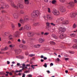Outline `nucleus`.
I'll list each match as a JSON object with an SVG mask.
<instances>
[{"label": "nucleus", "instance_id": "4d7b16f0", "mask_svg": "<svg viewBox=\"0 0 77 77\" xmlns=\"http://www.w3.org/2000/svg\"><path fill=\"white\" fill-rule=\"evenodd\" d=\"M69 52L70 53V54H72V53H73V52H72L71 51H69Z\"/></svg>", "mask_w": 77, "mask_h": 77}, {"label": "nucleus", "instance_id": "6e6552de", "mask_svg": "<svg viewBox=\"0 0 77 77\" xmlns=\"http://www.w3.org/2000/svg\"><path fill=\"white\" fill-rule=\"evenodd\" d=\"M20 34V32H19L18 31H17L15 32L14 36L16 38H17H17H19Z\"/></svg>", "mask_w": 77, "mask_h": 77}, {"label": "nucleus", "instance_id": "cd10ccee", "mask_svg": "<svg viewBox=\"0 0 77 77\" xmlns=\"http://www.w3.org/2000/svg\"><path fill=\"white\" fill-rule=\"evenodd\" d=\"M9 38L10 40H11L13 39V36L11 35H10L9 37Z\"/></svg>", "mask_w": 77, "mask_h": 77}, {"label": "nucleus", "instance_id": "4be33fe9", "mask_svg": "<svg viewBox=\"0 0 77 77\" xmlns=\"http://www.w3.org/2000/svg\"><path fill=\"white\" fill-rule=\"evenodd\" d=\"M24 3L26 5H29V3H30V2L29 0H24Z\"/></svg>", "mask_w": 77, "mask_h": 77}, {"label": "nucleus", "instance_id": "c9c22d12", "mask_svg": "<svg viewBox=\"0 0 77 77\" xmlns=\"http://www.w3.org/2000/svg\"><path fill=\"white\" fill-rule=\"evenodd\" d=\"M72 48H74L75 49V48H77V45H74L73 47Z\"/></svg>", "mask_w": 77, "mask_h": 77}, {"label": "nucleus", "instance_id": "4468645a", "mask_svg": "<svg viewBox=\"0 0 77 77\" xmlns=\"http://www.w3.org/2000/svg\"><path fill=\"white\" fill-rule=\"evenodd\" d=\"M60 11L61 12L63 13V12H65L66 11V9L63 7H61L60 8Z\"/></svg>", "mask_w": 77, "mask_h": 77}, {"label": "nucleus", "instance_id": "338daca9", "mask_svg": "<svg viewBox=\"0 0 77 77\" xmlns=\"http://www.w3.org/2000/svg\"><path fill=\"white\" fill-rule=\"evenodd\" d=\"M75 3H77V0H74Z\"/></svg>", "mask_w": 77, "mask_h": 77}, {"label": "nucleus", "instance_id": "0e129e2a", "mask_svg": "<svg viewBox=\"0 0 77 77\" xmlns=\"http://www.w3.org/2000/svg\"><path fill=\"white\" fill-rule=\"evenodd\" d=\"M5 74V73L3 72H0V74Z\"/></svg>", "mask_w": 77, "mask_h": 77}, {"label": "nucleus", "instance_id": "5701e85b", "mask_svg": "<svg viewBox=\"0 0 77 77\" xmlns=\"http://www.w3.org/2000/svg\"><path fill=\"white\" fill-rule=\"evenodd\" d=\"M52 37L54 38V39H57V36L55 34H53L51 35Z\"/></svg>", "mask_w": 77, "mask_h": 77}, {"label": "nucleus", "instance_id": "f3484780", "mask_svg": "<svg viewBox=\"0 0 77 77\" xmlns=\"http://www.w3.org/2000/svg\"><path fill=\"white\" fill-rule=\"evenodd\" d=\"M24 20L25 22H27V21H29V18L28 17V16H25L24 17Z\"/></svg>", "mask_w": 77, "mask_h": 77}, {"label": "nucleus", "instance_id": "2f4dec72", "mask_svg": "<svg viewBox=\"0 0 77 77\" xmlns=\"http://www.w3.org/2000/svg\"><path fill=\"white\" fill-rule=\"evenodd\" d=\"M9 34V32H6L5 33V35L6 36H8Z\"/></svg>", "mask_w": 77, "mask_h": 77}, {"label": "nucleus", "instance_id": "49530a36", "mask_svg": "<svg viewBox=\"0 0 77 77\" xmlns=\"http://www.w3.org/2000/svg\"><path fill=\"white\" fill-rule=\"evenodd\" d=\"M59 1L60 2H62V3H64L65 0H59Z\"/></svg>", "mask_w": 77, "mask_h": 77}, {"label": "nucleus", "instance_id": "a18cd8bd", "mask_svg": "<svg viewBox=\"0 0 77 77\" xmlns=\"http://www.w3.org/2000/svg\"><path fill=\"white\" fill-rule=\"evenodd\" d=\"M48 12L49 13H50V12H51V11H50V8H48Z\"/></svg>", "mask_w": 77, "mask_h": 77}, {"label": "nucleus", "instance_id": "8fccbe9b", "mask_svg": "<svg viewBox=\"0 0 77 77\" xmlns=\"http://www.w3.org/2000/svg\"><path fill=\"white\" fill-rule=\"evenodd\" d=\"M12 27L13 30H14V28H15V26L14 25H12Z\"/></svg>", "mask_w": 77, "mask_h": 77}, {"label": "nucleus", "instance_id": "69168bd1", "mask_svg": "<svg viewBox=\"0 0 77 77\" xmlns=\"http://www.w3.org/2000/svg\"><path fill=\"white\" fill-rule=\"evenodd\" d=\"M26 66V67H27V66H30V64H27Z\"/></svg>", "mask_w": 77, "mask_h": 77}, {"label": "nucleus", "instance_id": "a211bd4d", "mask_svg": "<svg viewBox=\"0 0 77 77\" xmlns=\"http://www.w3.org/2000/svg\"><path fill=\"white\" fill-rule=\"evenodd\" d=\"M29 36H33L34 35V34L33 32H29L28 34Z\"/></svg>", "mask_w": 77, "mask_h": 77}, {"label": "nucleus", "instance_id": "423d86ee", "mask_svg": "<svg viewBox=\"0 0 77 77\" xmlns=\"http://www.w3.org/2000/svg\"><path fill=\"white\" fill-rule=\"evenodd\" d=\"M52 13L54 15H59V12L56 9L53 10Z\"/></svg>", "mask_w": 77, "mask_h": 77}, {"label": "nucleus", "instance_id": "603ef678", "mask_svg": "<svg viewBox=\"0 0 77 77\" xmlns=\"http://www.w3.org/2000/svg\"><path fill=\"white\" fill-rule=\"evenodd\" d=\"M21 24L20 23H18V27H21Z\"/></svg>", "mask_w": 77, "mask_h": 77}, {"label": "nucleus", "instance_id": "a19ab883", "mask_svg": "<svg viewBox=\"0 0 77 77\" xmlns=\"http://www.w3.org/2000/svg\"><path fill=\"white\" fill-rule=\"evenodd\" d=\"M43 66H44L45 68H47V63H45L44 65H43Z\"/></svg>", "mask_w": 77, "mask_h": 77}, {"label": "nucleus", "instance_id": "e433bc0d", "mask_svg": "<svg viewBox=\"0 0 77 77\" xmlns=\"http://www.w3.org/2000/svg\"><path fill=\"white\" fill-rule=\"evenodd\" d=\"M35 55L34 54H30L29 55V57H33V56H35Z\"/></svg>", "mask_w": 77, "mask_h": 77}, {"label": "nucleus", "instance_id": "39448f33", "mask_svg": "<svg viewBox=\"0 0 77 77\" xmlns=\"http://www.w3.org/2000/svg\"><path fill=\"white\" fill-rule=\"evenodd\" d=\"M1 9H5V8H9V5H7L5 4V3H4V2H1Z\"/></svg>", "mask_w": 77, "mask_h": 77}, {"label": "nucleus", "instance_id": "393cba45", "mask_svg": "<svg viewBox=\"0 0 77 77\" xmlns=\"http://www.w3.org/2000/svg\"><path fill=\"white\" fill-rule=\"evenodd\" d=\"M66 37V35H61L60 36V39H62L63 38H65Z\"/></svg>", "mask_w": 77, "mask_h": 77}, {"label": "nucleus", "instance_id": "4c0bfd02", "mask_svg": "<svg viewBox=\"0 0 77 77\" xmlns=\"http://www.w3.org/2000/svg\"><path fill=\"white\" fill-rule=\"evenodd\" d=\"M70 36H71L74 37V36H75L76 35H75V34L74 33H73L70 34Z\"/></svg>", "mask_w": 77, "mask_h": 77}, {"label": "nucleus", "instance_id": "e2e57ef3", "mask_svg": "<svg viewBox=\"0 0 77 77\" xmlns=\"http://www.w3.org/2000/svg\"><path fill=\"white\" fill-rule=\"evenodd\" d=\"M9 74L10 75H12V73L11 72H10L9 73Z\"/></svg>", "mask_w": 77, "mask_h": 77}, {"label": "nucleus", "instance_id": "0eeeda50", "mask_svg": "<svg viewBox=\"0 0 77 77\" xmlns=\"http://www.w3.org/2000/svg\"><path fill=\"white\" fill-rule=\"evenodd\" d=\"M24 27L25 29H26V30H30L31 29V26L28 24L25 25Z\"/></svg>", "mask_w": 77, "mask_h": 77}, {"label": "nucleus", "instance_id": "3c124183", "mask_svg": "<svg viewBox=\"0 0 77 77\" xmlns=\"http://www.w3.org/2000/svg\"><path fill=\"white\" fill-rule=\"evenodd\" d=\"M28 54L29 53L28 52H26L25 53V55H26V56H28Z\"/></svg>", "mask_w": 77, "mask_h": 77}, {"label": "nucleus", "instance_id": "774afa93", "mask_svg": "<svg viewBox=\"0 0 77 77\" xmlns=\"http://www.w3.org/2000/svg\"><path fill=\"white\" fill-rule=\"evenodd\" d=\"M45 2H48V0H44Z\"/></svg>", "mask_w": 77, "mask_h": 77}, {"label": "nucleus", "instance_id": "bb28decb", "mask_svg": "<svg viewBox=\"0 0 77 77\" xmlns=\"http://www.w3.org/2000/svg\"><path fill=\"white\" fill-rule=\"evenodd\" d=\"M47 26L46 27V29H48L49 27H50V23L48 22H47L46 23Z\"/></svg>", "mask_w": 77, "mask_h": 77}, {"label": "nucleus", "instance_id": "5fc2aeb1", "mask_svg": "<svg viewBox=\"0 0 77 77\" xmlns=\"http://www.w3.org/2000/svg\"><path fill=\"white\" fill-rule=\"evenodd\" d=\"M17 66H20V65H20V63H17Z\"/></svg>", "mask_w": 77, "mask_h": 77}, {"label": "nucleus", "instance_id": "412c9836", "mask_svg": "<svg viewBox=\"0 0 77 77\" xmlns=\"http://www.w3.org/2000/svg\"><path fill=\"white\" fill-rule=\"evenodd\" d=\"M40 23L39 22H37L36 23H33V26H39Z\"/></svg>", "mask_w": 77, "mask_h": 77}, {"label": "nucleus", "instance_id": "79ce46f5", "mask_svg": "<svg viewBox=\"0 0 77 77\" xmlns=\"http://www.w3.org/2000/svg\"><path fill=\"white\" fill-rule=\"evenodd\" d=\"M49 34L48 32H45L44 34V35L45 36L48 35Z\"/></svg>", "mask_w": 77, "mask_h": 77}, {"label": "nucleus", "instance_id": "aec40b11", "mask_svg": "<svg viewBox=\"0 0 77 77\" xmlns=\"http://www.w3.org/2000/svg\"><path fill=\"white\" fill-rule=\"evenodd\" d=\"M45 41L44 38H40L38 40V42L40 43H42Z\"/></svg>", "mask_w": 77, "mask_h": 77}, {"label": "nucleus", "instance_id": "7ed1b4c3", "mask_svg": "<svg viewBox=\"0 0 77 77\" xmlns=\"http://www.w3.org/2000/svg\"><path fill=\"white\" fill-rule=\"evenodd\" d=\"M11 6L12 7L15 8H16V9H18V7L21 9H23V8H24V5H23V4L20 3L17 4V6L15 5V4H14V3H12V4H11Z\"/></svg>", "mask_w": 77, "mask_h": 77}, {"label": "nucleus", "instance_id": "09e8293b", "mask_svg": "<svg viewBox=\"0 0 77 77\" xmlns=\"http://www.w3.org/2000/svg\"><path fill=\"white\" fill-rule=\"evenodd\" d=\"M27 77H32V75L29 74L27 75Z\"/></svg>", "mask_w": 77, "mask_h": 77}, {"label": "nucleus", "instance_id": "58836bf2", "mask_svg": "<svg viewBox=\"0 0 77 77\" xmlns=\"http://www.w3.org/2000/svg\"><path fill=\"white\" fill-rule=\"evenodd\" d=\"M43 17L44 18L45 20H47V19H48L47 18V17H46V16H43Z\"/></svg>", "mask_w": 77, "mask_h": 77}, {"label": "nucleus", "instance_id": "2eb2a0df", "mask_svg": "<svg viewBox=\"0 0 77 77\" xmlns=\"http://www.w3.org/2000/svg\"><path fill=\"white\" fill-rule=\"evenodd\" d=\"M59 31L61 32H64L65 31V29L63 28H62V27H59L58 28Z\"/></svg>", "mask_w": 77, "mask_h": 77}, {"label": "nucleus", "instance_id": "a878e982", "mask_svg": "<svg viewBox=\"0 0 77 77\" xmlns=\"http://www.w3.org/2000/svg\"><path fill=\"white\" fill-rule=\"evenodd\" d=\"M8 49V47H6L5 48L1 49L2 51H6Z\"/></svg>", "mask_w": 77, "mask_h": 77}, {"label": "nucleus", "instance_id": "1a4fd4ad", "mask_svg": "<svg viewBox=\"0 0 77 77\" xmlns=\"http://www.w3.org/2000/svg\"><path fill=\"white\" fill-rule=\"evenodd\" d=\"M76 15H77V12H74L70 14V17L71 18H74V17H75Z\"/></svg>", "mask_w": 77, "mask_h": 77}, {"label": "nucleus", "instance_id": "ddd939ff", "mask_svg": "<svg viewBox=\"0 0 77 77\" xmlns=\"http://www.w3.org/2000/svg\"><path fill=\"white\" fill-rule=\"evenodd\" d=\"M15 51L16 54H19V53L22 51V50L21 49H15Z\"/></svg>", "mask_w": 77, "mask_h": 77}, {"label": "nucleus", "instance_id": "72a5a7b5", "mask_svg": "<svg viewBox=\"0 0 77 77\" xmlns=\"http://www.w3.org/2000/svg\"><path fill=\"white\" fill-rule=\"evenodd\" d=\"M20 14H24V11L23 10H21L20 11Z\"/></svg>", "mask_w": 77, "mask_h": 77}, {"label": "nucleus", "instance_id": "dca6fc26", "mask_svg": "<svg viewBox=\"0 0 77 77\" xmlns=\"http://www.w3.org/2000/svg\"><path fill=\"white\" fill-rule=\"evenodd\" d=\"M13 17L15 19H17L18 18V16L17 13H15L13 14Z\"/></svg>", "mask_w": 77, "mask_h": 77}, {"label": "nucleus", "instance_id": "c756f323", "mask_svg": "<svg viewBox=\"0 0 77 77\" xmlns=\"http://www.w3.org/2000/svg\"><path fill=\"white\" fill-rule=\"evenodd\" d=\"M25 29V27H22L20 28L19 29V30H24Z\"/></svg>", "mask_w": 77, "mask_h": 77}, {"label": "nucleus", "instance_id": "de8ad7c7", "mask_svg": "<svg viewBox=\"0 0 77 77\" xmlns=\"http://www.w3.org/2000/svg\"><path fill=\"white\" fill-rule=\"evenodd\" d=\"M1 12L2 13H6V11H5V10H2V11H1Z\"/></svg>", "mask_w": 77, "mask_h": 77}, {"label": "nucleus", "instance_id": "f03ea898", "mask_svg": "<svg viewBox=\"0 0 77 77\" xmlns=\"http://www.w3.org/2000/svg\"><path fill=\"white\" fill-rule=\"evenodd\" d=\"M39 14V11L34 10L31 14V16L33 18H36V17H38Z\"/></svg>", "mask_w": 77, "mask_h": 77}, {"label": "nucleus", "instance_id": "37998d69", "mask_svg": "<svg viewBox=\"0 0 77 77\" xmlns=\"http://www.w3.org/2000/svg\"><path fill=\"white\" fill-rule=\"evenodd\" d=\"M75 27H76V25L75 24H74L73 26V29H75Z\"/></svg>", "mask_w": 77, "mask_h": 77}, {"label": "nucleus", "instance_id": "052dcab7", "mask_svg": "<svg viewBox=\"0 0 77 77\" xmlns=\"http://www.w3.org/2000/svg\"><path fill=\"white\" fill-rule=\"evenodd\" d=\"M44 60H47V58L46 57H44Z\"/></svg>", "mask_w": 77, "mask_h": 77}, {"label": "nucleus", "instance_id": "b1692460", "mask_svg": "<svg viewBox=\"0 0 77 77\" xmlns=\"http://www.w3.org/2000/svg\"><path fill=\"white\" fill-rule=\"evenodd\" d=\"M16 57L17 59H23L24 58V57L21 55H19V56H16Z\"/></svg>", "mask_w": 77, "mask_h": 77}, {"label": "nucleus", "instance_id": "864d4df0", "mask_svg": "<svg viewBox=\"0 0 77 77\" xmlns=\"http://www.w3.org/2000/svg\"><path fill=\"white\" fill-rule=\"evenodd\" d=\"M23 74V75L22 76V77H25V76L26 75L25 74L23 73V74Z\"/></svg>", "mask_w": 77, "mask_h": 77}, {"label": "nucleus", "instance_id": "7c9ffc66", "mask_svg": "<svg viewBox=\"0 0 77 77\" xmlns=\"http://www.w3.org/2000/svg\"><path fill=\"white\" fill-rule=\"evenodd\" d=\"M50 44H51L52 45H55V44H56V43H55V42L52 41H51L50 42Z\"/></svg>", "mask_w": 77, "mask_h": 77}, {"label": "nucleus", "instance_id": "f257e3e1", "mask_svg": "<svg viewBox=\"0 0 77 77\" xmlns=\"http://www.w3.org/2000/svg\"><path fill=\"white\" fill-rule=\"evenodd\" d=\"M57 24H60L62 23L63 24H69V21L68 20L64 21V19L63 17H61L58 19L56 21Z\"/></svg>", "mask_w": 77, "mask_h": 77}, {"label": "nucleus", "instance_id": "6e6d98bb", "mask_svg": "<svg viewBox=\"0 0 77 77\" xmlns=\"http://www.w3.org/2000/svg\"><path fill=\"white\" fill-rule=\"evenodd\" d=\"M44 32H41V34L42 35H44Z\"/></svg>", "mask_w": 77, "mask_h": 77}, {"label": "nucleus", "instance_id": "473e14b6", "mask_svg": "<svg viewBox=\"0 0 77 77\" xmlns=\"http://www.w3.org/2000/svg\"><path fill=\"white\" fill-rule=\"evenodd\" d=\"M56 3V0H53L52 2V4H55Z\"/></svg>", "mask_w": 77, "mask_h": 77}, {"label": "nucleus", "instance_id": "9d476101", "mask_svg": "<svg viewBox=\"0 0 77 77\" xmlns=\"http://www.w3.org/2000/svg\"><path fill=\"white\" fill-rule=\"evenodd\" d=\"M47 19L49 20H52L53 19V17L51 14H48L47 15Z\"/></svg>", "mask_w": 77, "mask_h": 77}, {"label": "nucleus", "instance_id": "9b49d317", "mask_svg": "<svg viewBox=\"0 0 77 77\" xmlns=\"http://www.w3.org/2000/svg\"><path fill=\"white\" fill-rule=\"evenodd\" d=\"M41 45L38 44L36 45H32L31 47H34V48H38L41 47Z\"/></svg>", "mask_w": 77, "mask_h": 77}, {"label": "nucleus", "instance_id": "c03bdc74", "mask_svg": "<svg viewBox=\"0 0 77 77\" xmlns=\"http://www.w3.org/2000/svg\"><path fill=\"white\" fill-rule=\"evenodd\" d=\"M22 43L24 44L26 43V42L24 40H22Z\"/></svg>", "mask_w": 77, "mask_h": 77}, {"label": "nucleus", "instance_id": "6ab92c4d", "mask_svg": "<svg viewBox=\"0 0 77 77\" xmlns=\"http://www.w3.org/2000/svg\"><path fill=\"white\" fill-rule=\"evenodd\" d=\"M19 22L21 24H24V20L23 19V18H20L19 20Z\"/></svg>", "mask_w": 77, "mask_h": 77}, {"label": "nucleus", "instance_id": "f704fd0d", "mask_svg": "<svg viewBox=\"0 0 77 77\" xmlns=\"http://www.w3.org/2000/svg\"><path fill=\"white\" fill-rule=\"evenodd\" d=\"M50 24L51 25V26H56V24L54 23H50Z\"/></svg>", "mask_w": 77, "mask_h": 77}, {"label": "nucleus", "instance_id": "13d9d810", "mask_svg": "<svg viewBox=\"0 0 77 77\" xmlns=\"http://www.w3.org/2000/svg\"><path fill=\"white\" fill-rule=\"evenodd\" d=\"M17 42H21V40H20V39H18L17 40Z\"/></svg>", "mask_w": 77, "mask_h": 77}, {"label": "nucleus", "instance_id": "680f3d73", "mask_svg": "<svg viewBox=\"0 0 77 77\" xmlns=\"http://www.w3.org/2000/svg\"><path fill=\"white\" fill-rule=\"evenodd\" d=\"M74 42H76H76H77V39H74Z\"/></svg>", "mask_w": 77, "mask_h": 77}, {"label": "nucleus", "instance_id": "ea45409f", "mask_svg": "<svg viewBox=\"0 0 77 77\" xmlns=\"http://www.w3.org/2000/svg\"><path fill=\"white\" fill-rule=\"evenodd\" d=\"M15 45H9L10 47H11V48H12V47H14Z\"/></svg>", "mask_w": 77, "mask_h": 77}, {"label": "nucleus", "instance_id": "c85d7f7f", "mask_svg": "<svg viewBox=\"0 0 77 77\" xmlns=\"http://www.w3.org/2000/svg\"><path fill=\"white\" fill-rule=\"evenodd\" d=\"M19 47L20 48H23L24 47H25V45H23V44H21L20 45Z\"/></svg>", "mask_w": 77, "mask_h": 77}, {"label": "nucleus", "instance_id": "20e7f679", "mask_svg": "<svg viewBox=\"0 0 77 77\" xmlns=\"http://www.w3.org/2000/svg\"><path fill=\"white\" fill-rule=\"evenodd\" d=\"M69 5H68L67 7L68 9H71V8H73L74 6L75 3L73 2H70L69 3H68Z\"/></svg>", "mask_w": 77, "mask_h": 77}, {"label": "nucleus", "instance_id": "bf43d9fd", "mask_svg": "<svg viewBox=\"0 0 77 77\" xmlns=\"http://www.w3.org/2000/svg\"><path fill=\"white\" fill-rule=\"evenodd\" d=\"M69 59V58H65V60H68Z\"/></svg>", "mask_w": 77, "mask_h": 77}, {"label": "nucleus", "instance_id": "f8f14e48", "mask_svg": "<svg viewBox=\"0 0 77 77\" xmlns=\"http://www.w3.org/2000/svg\"><path fill=\"white\" fill-rule=\"evenodd\" d=\"M22 66H20V68H22V70H23L25 69V70H27V67H26V64H22Z\"/></svg>", "mask_w": 77, "mask_h": 77}]
</instances>
